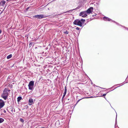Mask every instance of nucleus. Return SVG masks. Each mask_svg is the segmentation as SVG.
Returning <instances> with one entry per match:
<instances>
[{
  "mask_svg": "<svg viewBox=\"0 0 128 128\" xmlns=\"http://www.w3.org/2000/svg\"><path fill=\"white\" fill-rule=\"evenodd\" d=\"M85 21L84 19H81V20L77 19L74 20L73 22L74 25L78 26L80 27L82 26Z\"/></svg>",
  "mask_w": 128,
  "mask_h": 128,
  "instance_id": "f257e3e1",
  "label": "nucleus"
},
{
  "mask_svg": "<svg viewBox=\"0 0 128 128\" xmlns=\"http://www.w3.org/2000/svg\"><path fill=\"white\" fill-rule=\"evenodd\" d=\"M10 90L8 88H5L1 95V97L6 100L7 98L8 95V93L10 92Z\"/></svg>",
  "mask_w": 128,
  "mask_h": 128,
  "instance_id": "f03ea898",
  "label": "nucleus"
},
{
  "mask_svg": "<svg viewBox=\"0 0 128 128\" xmlns=\"http://www.w3.org/2000/svg\"><path fill=\"white\" fill-rule=\"evenodd\" d=\"M34 84V82L33 81H30L28 85L29 89L30 90L33 89Z\"/></svg>",
  "mask_w": 128,
  "mask_h": 128,
  "instance_id": "7ed1b4c3",
  "label": "nucleus"
},
{
  "mask_svg": "<svg viewBox=\"0 0 128 128\" xmlns=\"http://www.w3.org/2000/svg\"><path fill=\"white\" fill-rule=\"evenodd\" d=\"M46 16L42 14H40L34 16L33 17L34 18H38L40 19L42 18H45Z\"/></svg>",
  "mask_w": 128,
  "mask_h": 128,
  "instance_id": "20e7f679",
  "label": "nucleus"
},
{
  "mask_svg": "<svg viewBox=\"0 0 128 128\" xmlns=\"http://www.w3.org/2000/svg\"><path fill=\"white\" fill-rule=\"evenodd\" d=\"M93 8L91 7L87 10L86 11H85V12H86L87 14H89L90 13H92L93 11Z\"/></svg>",
  "mask_w": 128,
  "mask_h": 128,
  "instance_id": "39448f33",
  "label": "nucleus"
},
{
  "mask_svg": "<svg viewBox=\"0 0 128 128\" xmlns=\"http://www.w3.org/2000/svg\"><path fill=\"white\" fill-rule=\"evenodd\" d=\"M80 16L82 17L85 18L87 16V14L85 11L82 12L80 13Z\"/></svg>",
  "mask_w": 128,
  "mask_h": 128,
  "instance_id": "423d86ee",
  "label": "nucleus"
},
{
  "mask_svg": "<svg viewBox=\"0 0 128 128\" xmlns=\"http://www.w3.org/2000/svg\"><path fill=\"white\" fill-rule=\"evenodd\" d=\"M4 105V102L1 99H0V107L2 108Z\"/></svg>",
  "mask_w": 128,
  "mask_h": 128,
  "instance_id": "0eeeda50",
  "label": "nucleus"
},
{
  "mask_svg": "<svg viewBox=\"0 0 128 128\" xmlns=\"http://www.w3.org/2000/svg\"><path fill=\"white\" fill-rule=\"evenodd\" d=\"M103 18H104V20H106V21L108 20V21H112V22H115L114 21H112V20L110 18H107L106 17H104Z\"/></svg>",
  "mask_w": 128,
  "mask_h": 128,
  "instance_id": "6e6552de",
  "label": "nucleus"
},
{
  "mask_svg": "<svg viewBox=\"0 0 128 128\" xmlns=\"http://www.w3.org/2000/svg\"><path fill=\"white\" fill-rule=\"evenodd\" d=\"M29 105H31L33 104V100L31 98H30L29 100Z\"/></svg>",
  "mask_w": 128,
  "mask_h": 128,
  "instance_id": "1a4fd4ad",
  "label": "nucleus"
},
{
  "mask_svg": "<svg viewBox=\"0 0 128 128\" xmlns=\"http://www.w3.org/2000/svg\"><path fill=\"white\" fill-rule=\"evenodd\" d=\"M66 92H67V89H66V87H65V90H64V95L62 96L63 98H64V97L65 96L66 94Z\"/></svg>",
  "mask_w": 128,
  "mask_h": 128,
  "instance_id": "9d476101",
  "label": "nucleus"
},
{
  "mask_svg": "<svg viewBox=\"0 0 128 128\" xmlns=\"http://www.w3.org/2000/svg\"><path fill=\"white\" fill-rule=\"evenodd\" d=\"M12 56V54H10L7 57V59H9L11 58Z\"/></svg>",
  "mask_w": 128,
  "mask_h": 128,
  "instance_id": "9b49d317",
  "label": "nucleus"
},
{
  "mask_svg": "<svg viewBox=\"0 0 128 128\" xmlns=\"http://www.w3.org/2000/svg\"><path fill=\"white\" fill-rule=\"evenodd\" d=\"M22 97L20 96L18 97L17 98V100L18 102H19L22 99Z\"/></svg>",
  "mask_w": 128,
  "mask_h": 128,
  "instance_id": "f8f14e48",
  "label": "nucleus"
},
{
  "mask_svg": "<svg viewBox=\"0 0 128 128\" xmlns=\"http://www.w3.org/2000/svg\"><path fill=\"white\" fill-rule=\"evenodd\" d=\"M4 120L3 119L0 118V123H2L3 122Z\"/></svg>",
  "mask_w": 128,
  "mask_h": 128,
  "instance_id": "ddd939ff",
  "label": "nucleus"
},
{
  "mask_svg": "<svg viewBox=\"0 0 128 128\" xmlns=\"http://www.w3.org/2000/svg\"><path fill=\"white\" fill-rule=\"evenodd\" d=\"M6 2L5 1H3L1 2V3L2 4H4Z\"/></svg>",
  "mask_w": 128,
  "mask_h": 128,
  "instance_id": "4468645a",
  "label": "nucleus"
},
{
  "mask_svg": "<svg viewBox=\"0 0 128 128\" xmlns=\"http://www.w3.org/2000/svg\"><path fill=\"white\" fill-rule=\"evenodd\" d=\"M64 33L65 34H68V31H66L64 32Z\"/></svg>",
  "mask_w": 128,
  "mask_h": 128,
  "instance_id": "2eb2a0df",
  "label": "nucleus"
},
{
  "mask_svg": "<svg viewBox=\"0 0 128 128\" xmlns=\"http://www.w3.org/2000/svg\"><path fill=\"white\" fill-rule=\"evenodd\" d=\"M106 94H103L102 95V96H105L106 95Z\"/></svg>",
  "mask_w": 128,
  "mask_h": 128,
  "instance_id": "dca6fc26",
  "label": "nucleus"
},
{
  "mask_svg": "<svg viewBox=\"0 0 128 128\" xmlns=\"http://www.w3.org/2000/svg\"><path fill=\"white\" fill-rule=\"evenodd\" d=\"M76 29L77 30H80V28H78V27H77V28H76Z\"/></svg>",
  "mask_w": 128,
  "mask_h": 128,
  "instance_id": "f3484780",
  "label": "nucleus"
},
{
  "mask_svg": "<svg viewBox=\"0 0 128 128\" xmlns=\"http://www.w3.org/2000/svg\"><path fill=\"white\" fill-rule=\"evenodd\" d=\"M2 31L1 30H0V34L1 33Z\"/></svg>",
  "mask_w": 128,
  "mask_h": 128,
  "instance_id": "a211bd4d",
  "label": "nucleus"
},
{
  "mask_svg": "<svg viewBox=\"0 0 128 128\" xmlns=\"http://www.w3.org/2000/svg\"><path fill=\"white\" fill-rule=\"evenodd\" d=\"M21 121L22 122H23V120L22 119L21 120Z\"/></svg>",
  "mask_w": 128,
  "mask_h": 128,
  "instance_id": "6ab92c4d",
  "label": "nucleus"
},
{
  "mask_svg": "<svg viewBox=\"0 0 128 128\" xmlns=\"http://www.w3.org/2000/svg\"><path fill=\"white\" fill-rule=\"evenodd\" d=\"M117 115H116V117H117Z\"/></svg>",
  "mask_w": 128,
  "mask_h": 128,
  "instance_id": "aec40b11",
  "label": "nucleus"
},
{
  "mask_svg": "<svg viewBox=\"0 0 128 128\" xmlns=\"http://www.w3.org/2000/svg\"><path fill=\"white\" fill-rule=\"evenodd\" d=\"M81 99H80L79 100H78V101L77 102H78Z\"/></svg>",
  "mask_w": 128,
  "mask_h": 128,
  "instance_id": "412c9836",
  "label": "nucleus"
},
{
  "mask_svg": "<svg viewBox=\"0 0 128 128\" xmlns=\"http://www.w3.org/2000/svg\"><path fill=\"white\" fill-rule=\"evenodd\" d=\"M90 98H92V97H90Z\"/></svg>",
  "mask_w": 128,
  "mask_h": 128,
  "instance_id": "4be33fe9",
  "label": "nucleus"
}]
</instances>
